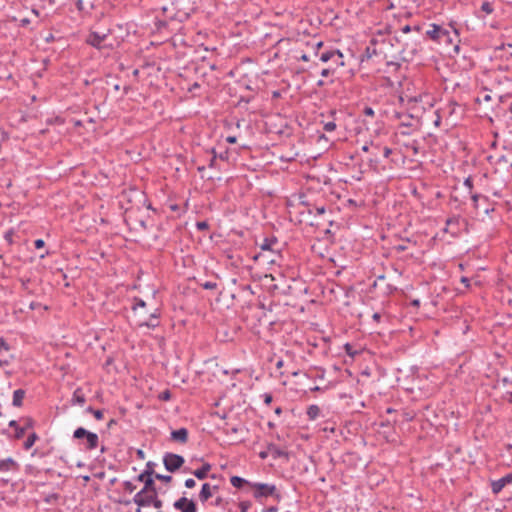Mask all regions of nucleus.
Here are the masks:
<instances>
[{"label": "nucleus", "mask_w": 512, "mask_h": 512, "mask_svg": "<svg viewBox=\"0 0 512 512\" xmlns=\"http://www.w3.org/2000/svg\"><path fill=\"white\" fill-rule=\"evenodd\" d=\"M146 307L147 303L143 299H133L132 310L138 316L137 326L154 329L159 326L160 310L155 308L152 312L144 311Z\"/></svg>", "instance_id": "obj_1"}, {"label": "nucleus", "mask_w": 512, "mask_h": 512, "mask_svg": "<svg viewBox=\"0 0 512 512\" xmlns=\"http://www.w3.org/2000/svg\"><path fill=\"white\" fill-rule=\"evenodd\" d=\"M304 195L295 194L290 198V207L293 208V211H290V221H293L292 215L299 214L296 218L298 223H305L313 226L314 220L312 215V209L305 205L303 200Z\"/></svg>", "instance_id": "obj_2"}, {"label": "nucleus", "mask_w": 512, "mask_h": 512, "mask_svg": "<svg viewBox=\"0 0 512 512\" xmlns=\"http://www.w3.org/2000/svg\"><path fill=\"white\" fill-rule=\"evenodd\" d=\"M290 379V390H294L299 396L308 391L319 390L318 386H313V381L305 372H292Z\"/></svg>", "instance_id": "obj_3"}, {"label": "nucleus", "mask_w": 512, "mask_h": 512, "mask_svg": "<svg viewBox=\"0 0 512 512\" xmlns=\"http://www.w3.org/2000/svg\"><path fill=\"white\" fill-rule=\"evenodd\" d=\"M73 438L78 440H85L84 447L86 450H94L99 445V437L96 433L88 431L83 427H78L73 432Z\"/></svg>", "instance_id": "obj_4"}, {"label": "nucleus", "mask_w": 512, "mask_h": 512, "mask_svg": "<svg viewBox=\"0 0 512 512\" xmlns=\"http://www.w3.org/2000/svg\"><path fill=\"white\" fill-rule=\"evenodd\" d=\"M306 45L308 48L312 50V53L314 57H318L320 61L324 63L330 62L332 56L334 55V51L337 49H327L324 51H321L323 47V42L316 41L315 39H312V43L310 41L306 42Z\"/></svg>", "instance_id": "obj_5"}, {"label": "nucleus", "mask_w": 512, "mask_h": 512, "mask_svg": "<svg viewBox=\"0 0 512 512\" xmlns=\"http://www.w3.org/2000/svg\"><path fill=\"white\" fill-rule=\"evenodd\" d=\"M184 462V457L179 454L167 452L163 456V464L165 469L171 473L179 470Z\"/></svg>", "instance_id": "obj_6"}, {"label": "nucleus", "mask_w": 512, "mask_h": 512, "mask_svg": "<svg viewBox=\"0 0 512 512\" xmlns=\"http://www.w3.org/2000/svg\"><path fill=\"white\" fill-rule=\"evenodd\" d=\"M266 124L269 126L271 133L282 135L288 127V120L285 117L282 118L280 113H277L269 117Z\"/></svg>", "instance_id": "obj_7"}, {"label": "nucleus", "mask_w": 512, "mask_h": 512, "mask_svg": "<svg viewBox=\"0 0 512 512\" xmlns=\"http://www.w3.org/2000/svg\"><path fill=\"white\" fill-rule=\"evenodd\" d=\"M159 496L158 490L147 494H135L133 502L138 506L135 512H141L142 507H148Z\"/></svg>", "instance_id": "obj_8"}, {"label": "nucleus", "mask_w": 512, "mask_h": 512, "mask_svg": "<svg viewBox=\"0 0 512 512\" xmlns=\"http://www.w3.org/2000/svg\"><path fill=\"white\" fill-rule=\"evenodd\" d=\"M173 507L180 512H197V504L193 499L185 496L180 497L173 503Z\"/></svg>", "instance_id": "obj_9"}, {"label": "nucleus", "mask_w": 512, "mask_h": 512, "mask_svg": "<svg viewBox=\"0 0 512 512\" xmlns=\"http://www.w3.org/2000/svg\"><path fill=\"white\" fill-rule=\"evenodd\" d=\"M253 486L256 488V491L254 492V497L256 499L267 496H276L277 498L279 497V495L276 494V487L274 485L256 483Z\"/></svg>", "instance_id": "obj_10"}, {"label": "nucleus", "mask_w": 512, "mask_h": 512, "mask_svg": "<svg viewBox=\"0 0 512 512\" xmlns=\"http://www.w3.org/2000/svg\"><path fill=\"white\" fill-rule=\"evenodd\" d=\"M461 222H463V219L460 216H453L448 218L446 220L444 231L450 233L453 236L458 235L460 232Z\"/></svg>", "instance_id": "obj_11"}, {"label": "nucleus", "mask_w": 512, "mask_h": 512, "mask_svg": "<svg viewBox=\"0 0 512 512\" xmlns=\"http://www.w3.org/2000/svg\"><path fill=\"white\" fill-rule=\"evenodd\" d=\"M511 483H512V472L508 473L507 475H505L504 477H502L498 480L491 481L492 493L494 495L499 494L506 485L511 484Z\"/></svg>", "instance_id": "obj_12"}, {"label": "nucleus", "mask_w": 512, "mask_h": 512, "mask_svg": "<svg viewBox=\"0 0 512 512\" xmlns=\"http://www.w3.org/2000/svg\"><path fill=\"white\" fill-rule=\"evenodd\" d=\"M108 37V34L107 33H99V32H91L87 39H86V43L89 44L90 46L96 48V49H101L102 48V42Z\"/></svg>", "instance_id": "obj_13"}, {"label": "nucleus", "mask_w": 512, "mask_h": 512, "mask_svg": "<svg viewBox=\"0 0 512 512\" xmlns=\"http://www.w3.org/2000/svg\"><path fill=\"white\" fill-rule=\"evenodd\" d=\"M490 159L493 160L494 157L490 156ZM493 164L495 165L496 171L506 170V171L509 172V170L512 169V161L509 160L504 155H500V156L495 157V160H494Z\"/></svg>", "instance_id": "obj_14"}, {"label": "nucleus", "mask_w": 512, "mask_h": 512, "mask_svg": "<svg viewBox=\"0 0 512 512\" xmlns=\"http://www.w3.org/2000/svg\"><path fill=\"white\" fill-rule=\"evenodd\" d=\"M294 285H290V295L300 296L306 294L308 287L302 279L292 278Z\"/></svg>", "instance_id": "obj_15"}, {"label": "nucleus", "mask_w": 512, "mask_h": 512, "mask_svg": "<svg viewBox=\"0 0 512 512\" xmlns=\"http://www.w3.org/2000/svg\"><path fill=\"white\" fill-rule=\"evenodd\" d=\"M218 489H219V487L217 485H214L213 487H211V485L209 483H204L199 492V500L202 503L207 502L213 495L212 490H218Z\"/></svg>", "instance_id": "obj_16"}, {"label": "nucleus", "mask_w": 512, "mask_h": 512, "mask_svg": "<svg viewBox=\"0 0 512 512\" xmlns=\"http://www.w3.org/2000/svg\"><path fill=\"white\" fill-rule=\"evenodd\" d=\"M18 468V463L12 457L0 460V472H8L10 470H17Z\"/></svg>", "instance_id": "obj_17"}, {"label": "nucleus", "mask_w": 512, "mask_h": 512, "mask_svg": "<svg viewBox=\"0 0 512 512\" xmlns=\"http://www.w3.org/2000/svg\"><path fill=\"white\" fill-rule=\"evenodd\" d=\"M212 466L210 463H204L200 468L192 471L191 473L199 480H204L208 477V473L210 472Z\"/></svg>", "instance_id": "obj_18"}, {"label": "nucleus", "mask_w": 512, "mask_h": 512, "mask_svg": "<svg viewBox=\"0 0 512 512\" xmlns=\"http://www.w3.org/2000/svg\"><path fill=\"white\" fill-rule=\"evenodd\" d=\"M171 439L180 443H186L188 440V430L180 428L171 432Z\"/></svg>", "instance_id": "obj_19"}, {"label": "nucleus", "mask_w": 512, "mask_h": 512, "mask_svg": "<svg viewBox=\"0 0 512 512\" xmlns=\"http://www.w3.org/2000/svg\"><path fill=\"white\" fill-rule=\"evenodd\" d=\"M311 57L309 51H301L298 48L290 49V59H294L296 61L303 60L308 61Z\"/></svg>", "instance_id": "obj_20"}, {"label": "nucleus", "mask_w": 512, "mask_h": 512, "mask_svg": "<svg viewBox=\"0 0 512 512\" xmlns=\"http://www.w3.org/2000/svg\"><path fill=\"white\" fill-rule=\"evenodd\" d=\"M154 479V476H148V478L144 482L143 488L136 494H147V492L157 491Z\"/></svg>", "instance_id": "obj_21"}, {"label": "nucleus", "mask_w": 512, "mask_h": 512, "mask_svg": "<svg viewBox=\"0 0 512 512\" xmlns=\"http://www.w3.org/2000/svg\"><path fill=\"white\" fill-rule=\"evenodd\" d=\"M330 67H335V70L338 67L344 66V56L340 50L334 51V55L332 56L330 60Z\"/></svg>", "instance_id": "obj_22"}, {"label": "nucleus", "mask_w": 512, "mask_h": 512, "mask_svg": "<svg viewBox=\"0 0 512 512\" xmlns=\"http://www.w3.org/2000/svg\"><path fill=\"white\" fill-rule=\"evenodd\" d=\"M71 402H72V404H78L81 406L86 402V397L83 393L82 388L78 387L75 389V391L73 392Z\"/></svg>", "instance_id": "obj_23"}, {"label": "nucleus", "mask_w": 512, "mask_h": 512, "mask_svg": "<svg viewBox=\"0 0 512 512\" xmlns=\"http://www.w3.org/2000/svg\"><path fill=\"white\" fill-rule=\"evenodd\" d=\"M25 390L17 389L13 392L12 405L15 407H21L23 405V399L25 397Z\"/></svg>", "instance_id": "obj_24"}, {"label": "nucleus", "mask_w": 512, "mask_h": 512, "mask_svg": "<svg viewBox=\"0 0 512 512\" xmlns=\"http://www.w3.org/2000/svg\"><path fill=\"white\" fill-rule=\"evenodd\" d=\"M9 427L11 428H14L15 429V434H14V437L16 439H21L24 434H25V430H26V427H20L18 425V422L16 420H11L9 422Z\"/></svg>", "instance_id": "obj_25"}, {"label": "nucleus", "mask_w": 512, "mask_h": 512, "mask_svg": "<svg viewBox=\"0 0 512 512\" xmlns=\"http://www.w3.org/2000/svg\"><path fill=\"white\" fill-rule=\"evenodd\" d=\"M432 29L426 32V35L432 40H438L440 38V32L442 31L441 26L437 24L431 25Z\"/></svg>", "instance_id": "obj_26"}, {"label": "nucleus", "mask_w": 512, "mask_h": 512, "mask_svg": "<svg viewBox=\"0 0 512 512\" xmlns=\"http://www.w3.org/2000/svg\"><path fill=\"white\" fill-rule=\"evenodd\" d=\"M38 438L39 437L35 432L31 433L25 440V442L23 444V448L25 450H29L35 444V442L38 440Z\"/></svg>", "instance_id": "obj_27"}, {"label": "nucleus", "mask_w": 512, "mask_h": 512, "mask_svg": "<svg viewBox=\"0 0 512 512\" xmlns=\"http://www.w3.org/2000/svg\"><path fill=\"white\" fill-rule=\"evenodd\" d=\"M230 482L232 484L233 487L235 488H242L245 484L248 483V481L240 476H232L230 478Z\"/></svg>", "instance_id": "obj_28"}, {"label": "nucleus", "mask_w": 512, "mask_h": 512, "mask_svg": "<svg viewBox=\"0 0 512 512\" xmlns=\"http://www.w3.org/2000/svg\"><path fill=\"white\" fill-rule=\"evenodd\" d=\"M320 414V408L317 405H310L307 408V415L310 420H315Z\"/></svg>", "instance_id": "obj_29"}, {"label": "nucleus", "mask_w": 512, "mask_h": 512, "mask_svg": "<svg viewBox=\"0 0 512 512\" xmlns=\"http://www.w3.org/2000/svg\"><path fill=\"white\" fill-rule=\"evenodd\" d=\"M85 412L92 414L95 417V419H97V420H102L104 417L103 410L94 409L92 406L87 407Z\"/></svg>", "instance_id": "obj_30"}, {"label": "nucleus", "mask_w": 512, "mask_h": 512, "mask_svg": "<svg viewBox=\"0 0 512 512\" xmlns=\"http://www.w3.org/2000/svg\"><path fill=\"white\" fill-rule=\"evenodd\" d=\"M268 451L269 453H271L272 455L274 456H285V457H288V453L287 452H284V451H281L280 449H278V447L274 444L272 445H269L268 447Z\"/></svg>", "instance_id": "obj_31"}, {"label": "nucleus", "mask_w": 512, "mask_h": 512, "mask_svg": "<svg viewBox=\"0 0 512 512\" xmlns=\"http://www.w3.org/2000/svg\"><path fill=\"white\" fill-rule=\"evenodd\" d=\"M481 10L486 14H491L494 11L492 4L488 1H484L481 4Z\"/></svg>", "instance_id": "obj_32"}, {"label": "nucleus", "mask_w": 512, "mask_h": 512, "mask_svg": "<svg viewBox=\"0 0 512 512\" xmlns=\"http://www.w3.org/2000/svg\"><path fill=\"white\" fill-rule=\"evenodd\" d=\"M371 147L373 150L372 155L374 156V159L371 158L370 162L378 163L377 155H378V152L380 151V146L378 144H374L373 142H371Z\"/></svg>", "instance_id": "obj_33"}, {"label": "nucleus", "mask_w": 512, "mask_h": 512, "mask_svg": "<svg viewBox=\"0 0 512 512\" xmlns=\"http://www.w3.org/2000/svg\"><path fill=\"white\" fill-rule=\"evenodd\" d=\"M336 123L334 121H327L323 124V129L326 132H333L336 129Z\"/></svg>", "instance_id": "obj_34"}, {"label": "nucleus", "mask_w": 512, "mask_h": 512, "mask_svg": "<svg viewBox=\"0 0 512 512\" xmlns=\"http://www.w3.org/2000/svg\"><path fill=\"white\" fill-rule=\"evenodd\" d=\"M156 466V463L152 462V461H148L146 463V467L144 469V471H148V476H155V471H154V467Z\"/></svg>", "instance_id": "obj_35"}, {"label": "nucleus", "mask_w": 512, "mask_h": 512, "mask_svg": "<svg viewBox=\"0 0 512 512\" xmlns=\"http://www.w3.org/2000/svg\"><path fill=\"white\" fill-rule=\"evenodd\" d=\"M155 479L157 480H160L162 482H165V483H170L172 481V476L171 475H163V474H155Z\"/></svg>", "instance_id": "obj_36"}, {"label": "nucleus", "mask_w": 512, "mask_h": 512, "mask_svg": "<svg viewBox=\"0 0 512 512\" xmlns=\"http://www.w3.org/2000/svg\"><path fill=\"white\" fill-rule=\"evenodd\" d=\"M201 286L205 290H214L217 288V283L212 281H206L202 283Z\"/></svg>", "instance_id": "obj_37"}, {"label": "nucleus", "mask_w": 512, "mask_h": 512, "mask_svg": "<svg viewBox=\"0 0 512 512\" xmlns=\"http://www.w3.org/2000/svg\"><path fill=\"white\" fill-rule=\"evenodd\" d=\"M125 491L132 493L135 491L136 486L131 481H124L123 483Z\"/></svg>", "instance_id": "obj_38"}, {"label": "nucleus", "mask_w": 512, "mask_h": 512, "mask_svg": "<svg viewBox=\"0 0 512 512\" xmlns=\"http://www.w3.org/2000/svg\"><path fill=\"white\" fill-rule=\"evenodd\" d=\"M420 26H410V25H405L404 27L401 28V31L403 33H409L411 31H417V32H420Z\"/></svg>", "instance_id": "obj_39"}, {"label": "nucleus", "mask_w": 512, "mask_h": 512, "mask_svg": "<svg viewBox=\"0 0 512 512\" xmlns=\"http://www.w3.org/2000/svg\"><path fill=\"white\" fill-rule=\"evenodd\" d=\"M335 72V67H327V68H324L321 70V76L322 77H328L330 75H332L333 73Z\"/></svg>", "instance_id": "obj_40"}, {"label": "nucleus", "mask_w": 512, "mask_h": 512, "mask_svg": "<svg viewBox=\"0 0 512 512\" xmlns=\"http://www.w3.org/2000/svg\"><path fill=\"white\" fill-rule=\"evenodd\" d=\"M286 92H287L286 88H283V89H280V90H274L272 92V99L281 98L284 94H286Z\"/></svg>", "instance_id": "obj_41"}, {"label": "nucleus", "mask_w": 512, "mask_h": 512, "mask_svg": "<svg viewBox=\"0 0 512 512\" xmlns=\"http://www.w3.org/2000/svg\"><path fill=\"white\" fill-rule=\"evenodd\" d=\"M196 228L199 231H206L209 229V224L206 221H198L196 223Z\"/></svg>", "instance_id": "obj_42"}, {"label": "nucleus", "mask_w": 512, "mask_h": 512, "mask_svg": "<svg viewBox=\"0 0 512 512\" xmlns=\"http://www.w3.org/2000/svg\"><path fill=\"white\" fill-rule=\"evenodd\" d=\"M252 506L250 501H241L239 503L240 512H247V510Z\"/></svg>", "instance_id": "obj_43"}, {"label": "nucleus", "mask_w": 512, "mask_h": 512, "mask_svg": "<svg viewBox=\"0 0 512 512\" xmlns=\"http://www.w3.org/2000/svg\"><path fill=\"white\" fill-rule=\"evenodd\" d=\"M273 242L274 241L265 238L263 240V243L260 245V247H261L262 250H270L271 249V245H272Z\"/></svg>", "instance_id": "obj_44"}, {"label": "nucleus", "mask_w": 512, "mask_h": 512, "mask_svg": "<svg viewBox=\"0 0 512 512\" xmlns=\"http://www.w3.org/2000/svg\"><path fill=\"white\" fill-rule=\"evenodd\" d=\"M305 155H300L298 152L294 154L293 157H290V163L291 162H300L302 163L304 161Z\"/></svg>", "instance_id": "obj_45"}, {"label": "nucleus", "mask_w": 512, "mask_h": 512, "mask_svg": "<svg viewBox=\"0 0 512 512\" xmlns=\"http://www.w3.org/2000/svg\"><path fill=\"white\" fill-rule=\"evenodd\" d=\"M2 349L5 351H9L11 347L3 337H0V351Z\"/></svg>", "instance_id": "obj_46"}, {"label": "nucleus", "mask_w": 512, "mask_h": 512, "mask_svg": "<svg viewBox=\"0 0 512 512\" xmlns=\"http://www.w3.org/2000/svg\"><path fill=\"white\" fill-rule=\"evenodd\" d=\"M185 487L188 489H192L196 486V481L193 478H188L185 480Z\"/></svg>", "instance_id": "obj_47"}, {"label": "nucleus", "mask_w": 512, "mask_h": 512, "mask_svg": "<svg viewBox=\"0 0 512 512\" xmlns=\"http://www.w3.org/2000/svg\"><path fill=\"white\" fill-rule=\"evenodd\" d=\"M148 473V471H143L136 477V480L144 483L145 480L148 478Z\"/></svg>", "instance_id": "obj_48"}, {"label": "nucleus", "mask_w": 512, "mask_h": 512, "mask_svg": "<svg viewBox=\"0 0 512 512\" xmlns=\"http://www.w3.org/2000/svg\"><path fill=\"white\" fill-rule=\"evenodd\" d=\"M163 501L160 499V497L158 496L156 500H154L151 505L154 506L155 508L157 509H161L163 507Z\"/></svg>", "instance_id": "obj_49"}, {"label": "nucleus", "mask_w": 512, "mask_h": 512, "mask_svg": "<svg viewBox=\"0 0 512 512\" xmlns=\"http://www.w3.org/2000/svg\"><path fill=\"white\" fill-rule=\"evenodd\" d=\"M464 186H466L468 188V190L471 192L472 188H473V180L471 177H468L464 180Z\"/></svg>", "instance_id": "obj_50"}, {"label": "nucleus", "mask_w": 512, "mask_h": 512, "mask_svg": "<svg viewBox=\"0 0 512 512\" xmlns=\"http://www.w3.org/2000/svg\"><path fill=\"white\" fill-rule=\"evenodd\" d=\"M34 246H35V248H37V249H41V248H43V247L45 246V242H44V240H43V239H36V240L34 241Z\"/></svg>", "instance_id": "obj_51"}, {"label": "nucleus", "mask_w": 512, "mask_h": 512, "mask_svg": "<svg viewBox=\"0 0 512 512\" xmlns=\"http://www.w3.org/2000/svg\"><path fill=\"white\" fill-rule=\"evenodd\" d=\"M159 397H160V399H161V400H169V399H170V397H171V393H170V391H169V390H165V391H163V392L160 394V396H159Z\"/></svg>", "instance_id": "obj_52"}, {"label": "nucleus", "mask_w": 512, "mask_h": 512, "mask_svg": "<svg viewBox=\"0 0 512 512\" xmlns=\"http://www.w3.org/2000/svg\"><path fill=\"white\" fill-rule=\"evenodd\" d=\"M382 153H383L384 158H388L391 155L392 150H391V148L385 146L382 149Z\"/></svg>", "instance_id": "obj_53"}, {"label": "nucleus", "mask_w": 512, "mask_h": 512, "mask_svg": "<svg viewBox=\"0 0 512 512\" xmlns=\"http://www.w3.org/2000/svg\"><path fill=\"white\" fill-rule=\"evenodd\" d=\"M76 7L79 11H83L84 10V2L83 0H77L76 1Z\"/></svg>", "instance_id": "obj_54"}, {"label": "nucleus", "mask_w": 512, "mask_h": 512, "mask_svg": "<svg viewBox=\"0 0 512 512\" xmlns=\"http://www.w3.org/2000/svg\"><path fill=\"white\" fill-rule=\"evenodd\" d=\"M480 198V195L479 194H473L471 196V199L473 200V203H474V206L475 208H477V202H478V199Z\"/></svg>", "instance_id": "obj_55"}, {"label": "nucleus", "mask_w": 512, "mask_h": 512, "mask_svg": "<svg viewBox=\"0 0 512 512\" xmlns=\"http://www.w3.org/2000/svg\"><path fill=\"white\" fill-rule=\"evenodd\" d=\"M136 454H137V457L141 460H143L145 458V453L142 449H138Z\"/></svg>", "instance_id": "obj_56"}, {"label": "nucleus", "mask_w": 512, "mask_h": 512, "mask_svg": "<svg viewBox=\"0 0 512 512\" xmlns=\"http://www.w3.org/2000/svg\"><path fill=\"white\" fill-rule=\"evenodd\" d=\"M226 141H227L228 143L234 144V143H236V142H237V138H236V136H228V137L226 138Z\"/></svg>", "instance_id": "obj_57"}, {"label": "nucleus", "mask_w": 512, "mask_h": 512, "mask_svg": "<svg viewBox=\"0 0 512 512\" xmlns=\"http://www.w3.org/2000/svg\"><path fill=\"white\" fill-rule=\"evenodd\" d=\"M264 402L266 404H270L272 402V396L270 394H265L264 395Z\"/></svg>", "instance_id": "obj_58"}, {"label": "nucleus", "mask_w": 512, "mask_h": 512, "mask_svg": "<svg viewBox=\"0 0 512 512\" xmlns=\"http://www.w3.org/2000/svg\"><path fill=\"white\" fill-rule=\"evenodd\" d=\"M361 149L363 152H368L370 149H372L371 143L363 145Z\"/></svg>", "instance_id": "obj_59"}, {"label": "nucleus", "mask_w": 512, "mask_h": 512, "mask_svg": "<svg viewBox=\"0 0 512 512\" xmlns=\"http://www.w3.org/2000/svg\"><path fill=\"white\" fill-rule=\"evenodd\" d=\"M461 282L465 284L466 287H469L470 280L467 277H462Z\"/></svg>", "instance_id": "obj_60"}, {"label": "nucleus", "mask_w": 512, "mask_h": 512, "mask_svg": "<svg viewBox=\"0 0 512 512\" xmlns=\"http://www.w3.org/2000/svg\"><path fill=\"white\" fill-rule=\"evenodd\" d=\"M32 426H33V421H32V419H30V418L26 419V424H25V426H24V427H26V429H27V428H30V427H32Z\"/></svg>", "instance_id": "obj_61"}, {"label": "nucleus", "mask_w": 512, "mask_h": 512, "mask_svg": "<svg viewBox=\"0 0 512 512\" xmlns=\"http://www.w3.org/2000/svg\"><path fill=\"white\" fill-rule=\"evenodd\" d=\"M364 112H365L366 115H373L374 114L373 109L370 108V107H366Z\"/></svg>", "instance_id": "obj_62"}, {"label": "nucleus", "mask_w": 512, "mask_h": 512, "mask_svg": "<svg viewBox=\"0 0 512 512\" xmlns=\"http://www.w3.org/2000/svg\"><path fill=\"white\" fill-rule=\"evenodd\" d=\"M5 239H6L9 243H11V242H12V232H7V233L5 234Z\"/></svg>", "instance_id": "obj_63"}, {"label": "nucleus", "mask_w": 512, "mask_h": 512, "mask_svg": "<svg viewBox=\"0 0 512 512\" xmlns=\"http://www.w3.org/2000/svg\"><path fill=\"white\" fill-rule=\"evenodd\" d=\"M275 365L277 368H281L284 365V361L282 359H278Z\"/></svg>", "instance_id": "obj_64"}]
</instances>
